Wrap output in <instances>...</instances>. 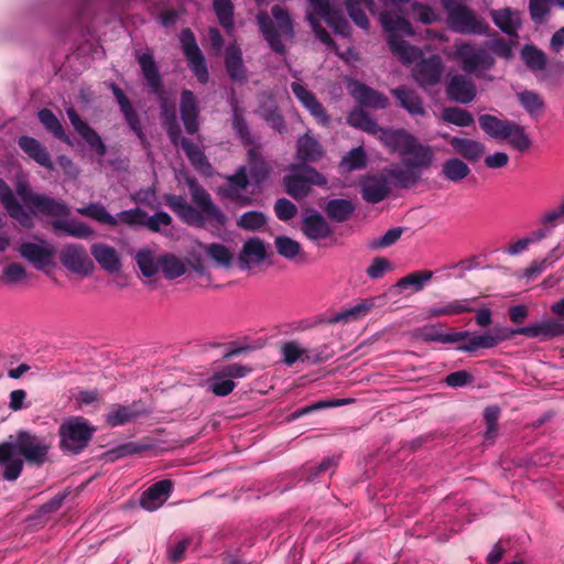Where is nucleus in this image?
Instances as JSON below:
<instances>
[{
	"instance_id": "obj_18",
	"label": "nucleus",
	"mask_w": 564,
	"mask_h": 564,
	"mask_svg": "<svg viewBox=\"0 0 564 564\" xmlns=\"http://www.w3.org/2000/svg\"><path fill=\"white\" fill-rule=\"evenodd\" d=\"M452 148L453 153L459 155L462 160L475 163L485 154V144L478 140L451 135L448 133H440Z\"/></svg>"
},
{
	"instance_id": "obj_63",
	"label": "nucleus",
	"mask_w": 564,
	"mask_h": 564,
	"mask_svg": "<svg viewBox=\"0 0 564 564\" xmlns=\"http://www.w3.org/2000/svg\"><path fill=\"white\" fill-rule=\"evenodd\" d=\"M236 383L219 371L215 372L210 379V390L218 397H226L234 391Z\"/></svg>"
},
{
	"instance_id": "obj_19",
	"label": "nucleus",
	"mask_w": 564,
	"mask_h": 564,
	"mask_svg": "<svg viewBox=\"0 0 564 564\" xmlns=\"http://www.w3.org/2000/svg\"><path fill=\"white\" fill-rule=\"evenodd\" d=\"M291 89L297 100L315 118L318 124L326 127L330 123V117L314 93L297 82L291 84Z\"/></svg>"
},
{
	"instance_id": "obj_45",
	"label": "nucleus",
	"mask_w": 564,
	"mask_h": 564,
	"mask_svg": "<svg viewBox=\"0 0 564 564\" xmlns=\"http://www.w3.org/2000/svg\"><path fill=\"white\" fill-rule=\"evenodd\" d=\"M53 231H64L70 237L88 239L94 236V230L86 224L67 219H55L51 223Z\"/></svg>"
},
{
	"instance_id": "obj_46",
	"label": "nucleus",
	"mask_w": 564,
	"mask_h": 564,
	"mask_svg": "<svg viewBox=\"0 0 564 564\" xmlns=\"http://www.w3.org/2000/svg\"><path fill=\"white\" fill-rule=\"evenodd\" d=\"M372 307L373 304L371 301L362 300L358 304L334 314L332 317L328 318L327 323L337 324L358 321L365 317L371 311Z\"/></svg>"
},
{
	"instance_id": "obj_62",
	"label": "nucleus",
	"mask_w": 564,
	"mask_h": 564,
	"mask_svg": "<svg viewBox=\"0 0 564 564\" xmlns=\"http://www.w3.org/2000/svg\"><path fill=\"white\" fill-rule=\"evenodd\" d=\"M518 43V40L506 41L502 37L494 39L487 42L486 46L498 57L510 59L513 56L512 46Z\"/></svg>"
},
{
	"instance_id": "obj_38",
	"label": "nucleus",
	"mask_w": 564,
	"mask_h": 564,
	"mask_svg": "<svg viewBox=\"0 0 564 564\" xmlns=\"http://www.w3.org/2000/svg\"><path fill=\"white\" fill-rule=\"evenodd\" d=\"M469 336V332H455L443 334L435 325H426L416 330V337L424 341H436L442 344L459 343Z\"/></svg>"
},
{
	"instance_id": "obj_25",
	"label": "nucleus",
	"mask_w": 564,
	"mask_h": 564,
	"mask_svg": "<svg viewBox=\"0 0 564 564\" xmlns=\"http://www.w3.org/2000/svg\"><path fill=\"white\" fill-rule=\"evenodd\" d=\"M281 352L283 362L288 366L294 365L296 361H308L311 364H319L324 361L321 352L313 349H306L301 346L296 340H290L282 345Z\"/></svg>"
},
{
	"instance_id": "obj_54",
	"label": "nucleus",
	"mask_w": 564,
	"mask_h": 564,
	"mask_svg": "<svg viewBox=\"0 0 564 564\" xmlns=\"http://www.w3.org/2000/svg\"><path fill=\"white\" fill-rule=\"evenodd\" d=\"M433 278V271L430 270H420L414 271L412 273L406 274L405 276L401 278L397 284L395 288L400 289H408L413 288L414 292H420L423 290L424 284L429 282Z\"/></svg>"
},
{
	"instance_id": "obj_31",
	"label": "nucleus",
	"mask_w": 564,
	"mask_h": 564,
	"mask_svg": "<svg viewBox=\"0 0 564 564\" xmlns=\"http://www.w3.org/2000/svg\"><path fill=\"white\" fill-rule=\"evenodd\" d=\"M181 117L185 130L194 134L198 130V105L193 91L184 89L181 95Z\"/></svg>"
},
{
	"instance_id": "obj_49",
	"label": "nucleus",
	"mask_w": 564,
	"mask_h": 564,
	"mask_svg": "<svg viewBox=\"0 0 564 564\" xmlns=\"http://www.w3.org/2000/svg\"><path fill=\"white\" fill-rule=\"evenodd\" d=\"M498 339L499 338L494 337V334L490 332L481 335H471L469 333L467 338L459 341L460 345L458 349L467 352H474L479 348L489 349L498 346Z\"/></svg>"
},
{
	"instance_id": "obj_58",
	"label": "nucleus",
	"mask_w": 564,
	"mask_h": 564,
	"mask_svg": "<svg viewBox=\"0 0 564 564\" xmlns=\"http://www.w3.org/2000/svg\"><path fill=\"white\" fill-rule=\"evenodd\" d=\"M521 56L524 64L533 72L543 70L546 66L545 54L533 45H524Z\"/></svg>"
},
{
	"instance_id": "obj_33",
	"label": "nucleus",
	"mask_w": 564,
	"mask_h": 564,
	"mask_svg": "<svg viewBox=\"0 0 564 564\" xmlns=\"http://www.w3.org/2000/svg\"><path fill=\"white\" fill-rule=\"evenodd\" d=\"M491 18L494 23L508 36L518 40V30L521 26V18L518 11L510 8L492 10Z\"/></svg>"
},
{
	"instance_id": "obj_9",
	"label": "nucleus",
	"mask_w": 564,
	"mask_h": 564,
	"mask_svg": "<svg viewBox=\"0 0 564 564\" xmlns=\"http://www.w3.org/2000/svg\"><path fill=\"white\" fill-rule=\"evenodd\" d=\"M453 58L466 74H473L482 78L485 72L490 70L495 65L494 56L484 47L471 42L455 44Z\"/></svg>"
},
{
	"instance_id": "obj_32",
	"label": "nucleus",
	"mask_w": 564,
	"mask_h": 564,
	"mask_svg": "<svg viewBox=\"0 0 564 564\" xmlns=\"http://www.w3.org/2000/svg\"><path fill=\"white\" fill-rule=\"evenodd\" d=\"M90 252L98 264L108 273H117L120 271V257L113 247L97 242L90 247Z\"/></svg>"
},
{
	"instance_id": "obj_7",
	"label": "nucleus",
	"mask_w": 564,
	"mask_h": 564,
	"mask_svg": "<svg viewBox=\"0 0 564 564\" xmlns=\"http://www.w3.org/2000/svg\"><path fill=\"white\" fill-rule=\"evenodd\" d=\"M272 20L265 12L257 15L259 29L272 51L279 54L285 53L283 40L293 37V24L288 11L279 4L271 9Z\"/></svg>"
},
{
	"instance_id": "obj_40",
	"label": "nucleus",
	"mask_w": 564,
	"mask_h": 564,
	"mask_svg": "<svg viewBox=\"0 0 564 564\" xmlns=\"http://www.w3.org/2000/svg\"><path fill=\"white\" fill-rule=\"evenodd\" d=\"M352 95L359 104L375 109H384L389 104L388 98L383 94L364 84H357Z\"/></svg>"
},
{
	"instance_id": "obj_15",
	"label": "nucleus",
	"mask_w": 564,
	"mask_h": 564,
	"mask_svg": "<svg viewBox=\"0 0 564 564\" xmlns=\"http://www.w3.org/2000/svg\"><path fill=\"white\" fill-rule=\"evenodd\" d=\"M159 270L163 272L166 279L174 280L183 275L186 268L183 261L173 254L162 256L156 262H153L150 252L143 250V276H152Z\"/></svg>"
},
{
	"instance_id": "obj_28",
	"label": "nucleus",
	"mask_w": 564,
	"mask_h": 564,
	"mask_svg": "<svg viewBox=\"0 0 564 564\" xmlns=\"http://www.w3.org/2000/svg\"><path fill=\"white\" fill-rule=\"evenodd\" d=\"M477 299L454 300L446 304H435L426 310L427 318H436L442 316H455L475 311Z\"/></svg>"
},
{
	"instance_id": "obj_8",
	"label": "nucleus",
	"mask_w": 564,
	"mask_h": 564,
	"mask_svg": "<svg viewBox=\"0 0 564 564\" xmlns=\"http://www.w3.org/2000/svg\"><path fill=\"white\" fill-rule=\"evenodd\" d=\"M95 427L82 416L65 420L58 429L59 448L64 453L80 454L93 438Z\"/></svg>"
},
{
	"instance_id": "obj_26",
	"label": "nucleus",
	"mask_w": 564,
	"mask_h": 564,
	"mask_svg": "<svg viewBox=\"0 0 564 564\" xmlns=\"http://www.w3.org/2000/svg\"><path fill=\"white\" fill-rule=\"evenodd\" d=\"M174 488L171 479L156 481L143 491V509L155 511L170 498Z\"/></svg>"
},
{
	"instance_id": "obj_52",
	"label": "nucleus",
	"mask_w": 564,
	"mask_h": 564,
	"mask_svg": "<svg viewBox=\"0 0 564 564\" xmlns=\"http://www.w3.org/2000/svg\"><path fill=\"white\" fill-rule=\"evenodd\" d=\"M213 9L217 15L219 24L226 30L228 34L231 33L235 26L234 12L235 8L231 0H214Z\"/></svg>"
},
{
	"instance_id": "obj_14",
	"label": "nucleus",
	"mask_w": 564,
	"mask_h": 564,
	"mask_svg": "<svg viewBox=\"0 0 564 564\" xmlns=\"http://www.w3.org/2000/svg\"><path fill=\"white\" fill-rule=\"evenodd\" d=\"M61 263L72 273L91 274L95 265L86 248L77 243L65 245L59 252Z\"/></svg>"
},
{
	"instance_id": "obj_4",
	"label": "nucleus",
	"mask_w": 564,
	"mask_h": 564,
	"mask_svg": "<svg viewBox=\"0 0 564 564\" xmlns=\"http://www.w3.org/2000/svg\"><path fill=\"white\" fill-rule=\"evenodd\" d=\"M380 141L390 152L398 153L404 165L416 171L427 169L433 163L432 148L421 143L416 137L404 129L384 131L380 135Z\"/></svg>"
},
{
	"instance_id": "obj_12",
	"label": "nucleus",
	"mask_w": 564,
	"mask_h": 564,
	"mask_svg": "<svg viewBox=\"0 0 564 564\" xmlns=\"http://www.w3.org/2000/svg\"><path fill=\"white\" fill-rule=\"evenodd\" d=\"M283 183L291 197L301 199L307 196L312 184L324 185L326 178L315 169L304 166L297 173L284 176Z\"/></svg>"
},
{
	"instance_id": "obj_17",
	"label": "nucleus",
	"mask_w": 564,
	"mask_h": 564,
	"mask_svg": "<svg viewBox=\"0 0 564 564\" xmlns=\"http://www.w3.org/2000/svg\"><path fill=\"white\" fill-rule=\"evenodd\" d=\"M314 17H321L336 34L348 36L350 26L339 8L330 6L328 0H308Z\"/></svg>"
},
{
	"instance_id": "obj_3",
	"label": "nucleus",
	"mask_w": 564,
	"mask_h": 564,
	"mask_svg": "<svg viewBox=\"0 0 564 564\" xmlns=\"http://www.w3.org/2000/svg\"><path fill=\"white\" fill-rule=\"evenodd\" d=\"M0 202L8 215L22 227L30 228L33 225L31 215L50 216L56 219L70 215V208L63 200L55 199L45 194H37L29 206V212L19 203L8 183L0 177Z\"/></svg>"
},
{
	"instance_id": "obj_37",
	"label": "nucleus",
	"mask_w": 564,
	"mask_h": 564,
	"mask_svg": "<svg viewBox=\"0 0 564 564\" xmlns=\"http://www.w3.org/2000/svg\"><path fill=\"white\" fill-rule=\"evenodd\" d=\"M518 102L527 111L533 121H539L545 112L543 97L534 90H522L516 94Z\"/></svg>"
},
{
	"instance_id": "obj_23",
	"label": "nucleus",
	"mask_w": 564,
	"mask_h": 564,
	"mask_svg": "<svg viewBox=\"0 0 564 564\" xmlns=\"http://www.w3.org/2000/svg\"><path fill=\"white\" fill-rule=\"evenodd\" d=\"M257 115L279 133L286 132L284 117L272 95H262L257 109Z\"/></svg>"
},
{
	"instance_id": "obj_56",
	"label": "nucleus",
	"mask_w": 564,
	"mask_h": 564,
	"mask_svg": "<svg viewBox=\"0 0 564 564\" xmlns=\"http://www.w3.org/2000/svg\"><path fill=\"white\" fill-rule=\"evenodd\" d=\"M206 256L214 260L219 267L228 268L232 261V253L221 243L200 245Z\"/></svg>"
},
{
	"instance_id": "obj_39",
	"label": "nucleus",
	"mask_w": 564,
	"mask_h": 564,
	"mask_svg": "<svg viewBox=\"0 0 564 564\" xmlns=\"http://www.w3.org/2000/svg\"><path fill=\"white\" fill-rule=\"evenodd\" d=\"M267 257L265 246L259 238H251L245 242L239 254L241 269H248L251 263L258 264Z\"/></svg>"
},
{
	"instance_id": "obj_55",
	"label": "nucleus",
	"mask_w": 564,
	"mask_h": 564,
	"mask_svg": "<svg viewBox=\"0 0 564 564\" xmlns=\"http://www.w3.org/2000/svg\"><path fill=\"white\" fill-rule=\"evenodd\" d=\"M128 0H83L78 7L77 17L80 23H84L86 18L93 15L104 4L112 8H120Z\"/></svg>"
},
{
	"instance_id": "obj_57",
	"label": "nucleus",
	"mask_w": 564,
	"mask_h": 564,
	"mask_svg": "<svg viewBox=\"0 0 564 564\" xmlns=\"http://www.w3.org/2000/svg\"><path fill=\"white\" fill-rule=\"evenodd\" d=\"M180 147L183 149L186 156L188 158V160L195 167H197L199 170H204L205 167H207V169L210 167L204 152L200 150V148L196 143H194L193 141H191L187 138H183V139H181Z\"/></svg>"
},
{
	"instance_id": "obj_29",
	"label": "nucleus",
	"mask_w": 564,
	"mask_h": 564,
	"mask_svg": "<svg viewBox=\"0 0 564 564\" xmlns=\"http://www.w3.org/2000/svg\"><path fill=\"white\" fill-rule=\"evenodd\" d=\"M20 254L31 262L35 269L43 270L51 264L55 250L34 242H23L19 247Z\"/></svg>"
},
{
	"instance_id": "obj_21",
	"label": "nucleus",
	"mask_w": 564,
	"mask_h": 564,
	"mask_svg": "<svg viewBox=\"0 0 564 564\" xmlns=\"http://www.w3.org/2000/svg\"><path fill=\"white\" fill-rule=\"evenodd\" d=\"M360 188L364 200L369 204L380 203L390 194L389 181L384 174L362 177Z\"/></svg>"
},
{
	"instance_id": "obj_1",
	"label": "nucleus",
	"mask_w": 564,
	"mask_h": 564,
	"mask_svg": "<svg viewBox=\"0 0 564 564\" xmlns=\"http://www.w3.org/2000/svg\"><path fill=\"white\" fill-rule=\"evenodd\" d=\"M51 444L46 437L28 430H19L14 435L0 442V466H3L2 478L7 481L17 480L24 467L42 466L48 456Z\"/></svg>"
},
{
	"instance_id": "obj_53",
	"label": "nucleus",
	"mask_w": 564,
	"mask_h": 564,
	"mask_svg": "<svg viewBox=\"0 0 564 564\" xmlns=\"http://www.w3.org/2000/svg\"><path fill=\"white\" fill-rule=\"evenodd\" d=\"M442 119L457 127H469L475 120L474 116L466 109L459 107H446L442 110Z\"/></svg>"
},
{
	"instance_id": "obj_16",
	"label": "nucleus",
	"mask_w": 564,
	"mask_h": 564,
	"mask_svg": "<svg viewBox=\"0 0 564 564\" xmlns=\"http://www.w3.org/2000/svg\"><path fill=\"white\" fill-rule=\"evenodd\" d=\"M444 72V63L441 56L432 55L420 59L412 69L414 80L423 88L435 86L440 83Z\"/></svg>"
},
{
	"instance_id": "obj_61",
	"label": "nucleus",
	"mask_w": 564,
	"mask_h": 564,
	"mask_svg": "<svg viewBox=\"0 0 564 564\" xmlns=\"http://www.w3.org/2000/svg\"><path fill=\"white\" fill-rule=\"evenodd\" d=\"M78 213L109 226H116L118 224V219L110 215L107 209L99 204H90L86 207L79 208Z\"/></svg>"
},
{
	"instance_id": "obj_24",
	"label": "nucleus",
	"mask_w": 564,
	"mask_h": 564,
	"mask_svg": "<svg viewBox=\"0 0 564 564\" xmlns=\"http://www.w3.org/2000/svg\"><path fill=\"white\" fill-rule=\"evenodd\" d=\"M67 117L74 129L88 143V145L94 149L99 156L106 155L107 148L100 135L79 117L74 108L67 109Z\"/></svg>"
},
{
	"instance_id": "obj_27",
	"label": "nucleus",
	"mask_w": 564,
	"mask_h": 564,
	"mask_svg": "<svg viewBox=\"0 0 564 564\" xmlns=\"http://www.w3.org/2000/svg\"><path fill=\"white\" fill-rule=\"evenodd\" d=\"M20 149L39 165L54 170V164L48 153L47 148L42 144L37 139L29 135H22L18 139Z\"/></svg>"
},
{
	"instance_id": "obj_13",
	"label": "nucleus",
	"mask_w": 564,
	"mask_h": 564,
	"mask_svg": "<svg viewBox=\"0 0 564 564\" xmlns=\"http://www.w3.org/2000/svg\"><path fill=\"white\" fill-rule=\"evenodd\" d=\"M248 185L247 167L240 166L235 174L226 177V183L218 188V195L240 207L250 206L253 204V198L243 194Z\"/></svg>"
},
{
	"instance_id": "obj_59",
	"label": "nucleus",
	"mask_w": 564,
	"mask_h": 564,
	"mask_svg": "<svg viewBox=\"0 0 564 564\" xmlns=\"http://www.w3.org/2000/svg\"><path fill=\"white\" fill-rule=\"evenodd\" d=\"M138 415V412L130 406L117 405L106 415V423L109 426H120L132 422Z\"/></svg>"
},
{
	"instance_id": "obj_43",
	"label": "nucleus",
	"mask_w": 564,
	"mask_h": 564,
	"mask_svg": "<svg viewBox=\"0 0 564 564\" xmlns=\"http://www.w3.org/2000/svg\"><path fill=\"white\" fill-rule=\"evenodd\" d=\"M248 163L251 178L257 185H260L268 178L270 167L261 155L259 147H252L249 149Z\"/></svg>"
},
{
	"instance_id": "obj_64",
	"label": "nucleus",
	"mask_w": 564,
	"mask_h": 564,
	"mask_svg": "<svg viewBox=\"0 0 564 564\" xmlns=\"http://www.w3.org/2000/svg\"><path fill=\"white\" fill-rule=\"evenodd\" d=\"M340 164L348 171L362 169L367 164L366 152L361 147L355 148L343 158Z\"/></svg>"
},
{
	"instance_id": "obj_5",
	"label": "nucleus",
	"mask_w": 564,
	"mask_h": 564,
	"mask_svg": "<svg viewBox=\"0 0 564 564\" xmlns=\"http://www.w3.org/2000/svg\"><path fill=\"white\" fill-rule=\"evenodd\" d=\"M380 22L388 33L390 51L401 63L411 64L420 57L421 51L402 39V36H412L414 31L401 10L382 11Z\"/></svg>"
},
{
	"instance_id": "obj_30",
	"label": "nucleus",
	"mask_w": 564,
	"mask_h": 564,
	"mask_svg": "<svg viewBox=\"0 0 564 564\" xmlns=\"http://www.w3.org/2000/svg\"><path fill=\"white\" fill-rule=\"evenodd\" d=\"M302 231L312 241L326 239L333 234L329 224L315 210L303 218Z\"/></svg>"
},
{
	"instance_id": "obj_51",
	"label": "nucleus",
	"mask_w": 564,
	"mask_h": 564,
	"mask_svg": "<svg viewBox=\"0 0 564 564\" xmlns=\"http://www.w3.org/2000/svg\"><path fill=\"white\" fill-rule=\"evenodd\" d=\"M354 210V204L350 200L341 198L330 199L325 207L327 216L337 223L347 220Z\"/></svg>"
},
{
	"instance_id": "obj_22",
	"label": "nucleus",
	"mask_w": 564,
	"mask_h": 564,
	"mask_svg": "<svg viewBox=\"0 0 564 564\" xmlns=\"http://www.w3.org/2000/svg\"><path fill=\"white\" fill-rule=\"evenodd\" d=\"M391 94L395 98L398 106L406 110L409 115L413 117L426 116L423 99L415 89L401 85L391 89Z\"/></svg>"
},
{
	"instance_id": "obj_48",
	"label": "nucleus",
	"mask_w": 564,
	"mask_h": 564,
	"mask_svg": "<svg viewBox=\"0 0 564 564\" xmlns=\"http://www.w3.org/2000/svg\"><path fill=\"white\" fill-rule=\"evenodd\" d=\"M347 121L351 127L361 129L362 131H366L370 134H378L379 137L382 134V132L389 130L380 128L376 120H373L371 116L361 109L351 111L347 117Z\"/></svg>"
},
{
	"instance_id": "obj_10",
	"label": "nucleus",
	"mask_w": 564,
	"mask_h": 564,
	"mask_svg": "<svg viewBox=\"0 0 564 564\" xmlns=\"http://www.w3.org/2000/svg\"><path fill=\"white\" fill-rule=\"evenodd\" d=\"M180 43L183 54L187 61V65L197 80L202 84H206L209 79V74L205 61V56L202 53L195 34L191 29H183L180 33Z\"/></svg>"
},
{
	"instance_id": "obj_35",
	"label": "nucleus",
	"mask_w": 564,
	"mask_h": 564,
	"mask_svg": "<svg viewBox=\"0 0 564 564\" xmlns=\"http://www.w3.org/2000/svg\"><path fill=\"white\" fill-rule=\"evenodd\" d=\"M384 176L398 188H411L419 182L421 174L411 166L391 165L384 170Z\"/></svg>"
},
{
	"instance_id": "obj_47",
	"label": "nucleus",
	"mask_w": 564,
	"mask_h": 564,
	"mask_svg": "<svg viewBox=\"0 0 564 564\" xmlns=\"http://www.w3.org/2000/svg\"><path fill=\"white\" fill-rule=\"evenodd\" d=\"M319 142L308 133L297 140V159L304 162H314L323 155Z\"/></svg>"
},
{
	"instance_id": "obj_36",
	"label": "nucleus",
	"mask_w": 564,
	"mask_h": 564,
	"mask_svg": "<svg viewBox=\"0 0 564 564\" xmlns=\"http://www.w3.org/2000/svg\"><path fill=\"white\" fill-rule=\"evenodd\" d=\"M109 88L116 97V100L120 107L121 112L131 130L141 139V123L139 117L134 111L129 98L126 96L123 90L115 83L109 84Z\"/></svg>"
},
{
	"instance_id": "obj_42",
	"label": "nucleus",
	"mask_w": 564,
	"mask_h": 564,
	"mask_svg": "<svg viewBox=\"0 0 564 564\" xmlns=\"http://www.w3.org/2000/svg\"><path fill=\"white\" fill-rule=\"evenodd\" d=\"M232 111V129L245 145H253L254 139L249 130V126L243 117V109L239 107L238 101L235 97L230 100Z\"/></svg>"
},
{
	"instance_id": "obj_44",
	"label": "nucleus",
	"mask_w": 564,
	"mask_h": 564,
	"mask_svg": "<svg viewBox=\"0 0 564 564\" xmlns=\"http://www.w3.org/2000/svg\"><path fill=\"white\" fill-rule=\"evenodd\" d=\"M37 118L40 122L44 126V128L53 134L54 138L59 141L72 145V140L68 134L65 132V129L59 121V119L55 116V113L47 109L43 108L37 112Z\"/></svg>"
},
{
	"instance_id": "obj_6",
	"label": "nucleus",
	"mask_w": 564,
	"mask_h": 564,
	"mask_svg": "<svg viewBox=\"0 0 564 564\" xmlns=\"http://www.w3.org/2000/svg\"><path fill=\"white\" fill-rule=\"evenodd\" d=\"M480 129L490 138L507 140L519 152L528 151L532 142L525 132V128L516 121L500 119L494 115H481L478 118Z\"/></svg>"
},
{
	"instance_id": "obj_41",
	"label": "nucleus",
	"mask_w": 564,
	"mask_h": 564,
	"mask_svg": "<svg viewBox=\"0 0 564 564\" xmlns=\"http://www.w3.org/2000/svg\"><path fill=\"white\" fill-rule=\"evenodd\" d=\"M470 174L468 164L460 158H449L442 163L441 176L453 183H459Z\"/></svg>"
},
{
	"instance_id": "obj_50",
	"label": "nucleus",
	"mask_w": 564,
	"mask_h": 564,
	"mask_svg": "<svg viewBox=\"0 0 564 564\" xmlns=\"http://www.w3.org/2000/svg\"><path fill=\"white\" fill-rule=\"evenodd\" d=\"M143 78L148 82L152 91L162 98L163 90L161 76L153 56L148 53H143Z\"/></svg>"
},
{
	"instance_id": "obj_60",
	"label": "nucleus",
	"mask_w": 564,
	"mask_h": 564,
	"mask_svg": "<svg viewBox=\"0 0 564 564\" xmlns=\"http://www.w3.org/2000/svg\"><path fill=\"white\" fill-rule=\"evenodd\" d=\"M274 246L278 253L289 260H293L302 253L301 245L288 236H278Z\"/></svg>"
},
{
	"instance_id": "obj_20",
	"label": "nucleus",
	"mask_w": 564,
	"mask_h": 564,
	"mask_svg": "<svg viewBox=\"0 0 564 564\" xmlns=\"http://www.w3.org/2000/svg\"><path fill=\"white\" fill-rule=\"evenodd\" d=\"M446 95L453 101L467 105L475 99L477 87L473 79L466 75L456 74L447 82Z\"/></svg>"
},
{
	"instance_id": "obj_2",
	"label": "nucleus",
	"mask_w": 564,
	"mask_h": 564,
	"mask_svg": "<svg viewBox=\"0 0 564 564\" xmlns=\"http://www.w3.org/2000/svg\"><path fill=\"white\" fill-rule=\"evenodd\" d=\"M193 207L185 197L181 195H166L165 204L187 225L204 227L206 223L215 226H224L227 217L224 212L213 202L210 194L195 180H188Z\"/></svg>"
},
{
	"instance_id": "obj_11",
	"label": "nucleus",
	"mask_w": 564,
	"mask_h": 564,
	"mask_svg": "<svg viewBox=\"0 0 564 564\" xmlns=\"http://www.w3.org/2000/svg\"><path fill=\"white\" fill-rule=\"evenodd\" d=\"M449 28L460 34H487L489 26L474 10L463 4L447 15Z\"/></svg>"
},
{
	"instance_id": "obj_34",
	"label": "nucleus",
	"mask_w": 564,
	"mask_h": 564,
	"mask_svg": "<svg viewBox=\"0 0 564 564\" xmlns=\"http://www.w3.org/2000/svg\"><path fill=\"white\" fill-rule=\"evenodd\" d=\"M225 66L228 76L238 83L247 82V69L242 59V52L236 44H230L225 53Z\"/></svg>"
}]
</instances>
